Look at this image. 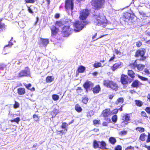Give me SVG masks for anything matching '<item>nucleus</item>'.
<instances>
[{
  "label": "nucleus",
  "instance_id": "680f3d73",
  "mask_svg": "<svg viewBox=\"0 0 150 150\" xmlns=\"http://www.w3.org/2000/svg\"><path fill=\"white\" fill-rule=\"evenodd\" d=\"M146 142L147 143H149L150 142V134L149 133L148 136H147V138L146 140Z\"/></svg>",
  "mask_w": 150,
  "mask_h": 150
},
{
  "label": "nucleus",
  "instance_id": "58836bf2",
  "mask_svg": "<svg viewBox=\"0 0 150 150\" xmlns=\"http://www.w3.org/2000/svg\"><path fill=\"white\" fill-rule=\"evenodd\" d=\"M65 131H63V130H57L56 131V133L57 135H60L61 134V135H62L63 134H65L66 133V131L64 132Z\"/></svg>",
  "mask_w": 150,
  "mask_h": 150
},
{
  "label": "nucleus",
  "instance_id": "0eeeda50",
  "mask_svg": "<svg viewBox=\"0 0 150 150\" xmlns=\"http://www.w3.org/2000/svg\"><path fill=\"white\" fill-rule=\"evenodd\" d=\"M93 18L94 23L98 25H103L105 23V18H102L100 15H93Z\"/></svg>",
  "mask_w": 150,
  "mask_h": 150
},
{
  "label": "nucleus",
  "instance_id": "72a5a7b5",
  "mask_svg": "<svg viewBox=\"0 0 150 150\" xmlns=\"http://www.w3.org/2000/svg\"><path fill=\"white\" fill-rule=\"evenodd\" d=\"M137 59L134 62L130 64L129 66L132 68L134 69L137 68Z\"/></svg>",
  "mask_w": 150,
  "mask_h": 150
},
{
  "label": "nucleus",
  "instance_id": "e433bc0d",
  "mask_svg": "<svg viewBox=\"0 0 150 150\" xmlns=\"http://www.w3.org/2000/svg\"><path fill=\"white\" fill-rule=\"evenodd\" d=\"M102 66L100 62H96L93 64V67L95 68L100 67Z\"/></svg>",
  "mask_w": 150,
  "mask_h": 150
},
{
  "label": "nucleus",
  "instance_id": "a18cd8bd",
  "mask_svg": "<svg viewBox=\"0 0 150 150\" xmlns=\"http://www.w3.org/2000/svg\"><path fill=\"white\" fill-rule=\"evenodd\" d=\"M33 117L34 119V121L37 122L39 120V117L37 115L34 114L33 115Z\"/></svg>",
  "mask_w": 150,
  "mask_h": 150
},
{
  "label": "nucleus",
  "instance_id": "393cba45",
  "mask_svg": "<svg viewBox=\"0 0 150 150\" xmlns=\"http://www.w3.org/2000/svg\"><path fill=\"white\" fill-rule=\"evenodd\" d=\"M59 112V110L55 108L50 113L51 115L52 116V117H54Z\"/></svg>",
  "mask_w": 150,
  "mask_h": 150
},
{
  "label": "nucleus",
  "instance_id": "a211bd4d",
  "mask_svg": "<svg viewBox=\"0 0 150 150\" xmlns=\"http://www.w3.org/2000/svg\"><path fill=\"white\" fill-rule=\"evenodd\" d=\"M142 83L137 80H135L133 81L132 83L131 86L132 88H137L139 87Z\"/></svg>",
  "mask_w": 150,
  "mask_h": 150
},
{
  "label": "nucleus",
  "instance_id": "79ce46f5",
  "mask_svg": "<svg viewBox=\"0 0 150 150\" xmlns=\"http://www.w3.org/2000/svg\"><path fill=\"white\" fill-rule=\"evenodd\" d=\"M6 67V65L3 63L0 64V73L1 71L4 70V69Z\"/></svg>",
  "mask_w": 150,
  "mask_h": 150
},
{
  "label": "nucleus",
  "instance_id": "e2e57ef3",
  "mask_svg": "<svg viewBox=\"0 0 150 150\" xmlns=\"http://www.w3.org/2000/svg\"><path fill=\"white\" fill-rule=\"evenodd\" d=\"M28 8V12L30 13H33V10L31 9L28 6H27Z\"/></svg>",
  "mask_w": 150,
  "mask_h": 150
},
{
  "label": "nucleus",
  "instance_id": "6e6552de",
  "mask_svg": "<svg viewBox=\"0 0 150 150\" xmlns=\"http://www.w3.org/2000/svg\"><path fill=\"white\" fill-rule=\"evenodd\" d=\"M74 6V0H65V7L68 12L70 11L72 13Z\"/></svg>",
  "mask_w": 150,
  "mask_h": 150
},
{
  "label": "nucleus",
  "instance_id": "ddd939ff",
  "mask_svg": "<svg viewBox=\"0 0 150 150\" xmlns=\"http://www.w3.org/2000/svg\"><path fill=\"white\" fill-rule=\"evenodd\" d=\"M93 86V83L91 81H86L83 85V87L86 91H87L90 88H92Z\"/></svg>",
  "mask_w": 150,
  "mask_h": 150
},
{
  "label": "nucleus",
  "instance_id": "20e7f679",
  "mask_svg": "<svg viewBox=\"0 0 150 150\" xmlns=\"http://www.w3.org/2000/svg\"><path fill=\"white\" fill-rule=\"evenodd\" d=\"M146 52V50L144 48L138 49L135 52L134 57H140L139 60L140 61H144L146 59V57L145 56Z\"/></svg>",
  "mask_w": 150,
  "mask_h": 150
},
{
  "label": "nucleus",
  "instance_id": "6e6d98bb",
  "mask_svg": "<svg viewBox=\"0 0 150 150\" xmlns=\"http://www.w3.org/2000/svg\"><path fill=\"white\" fill-rule=\"evenodd\" d=\"M141 114L142 116L146 118L148 117V116L147 115L146 112L144 111H142L141 112Z\"/></svg>",
  "mask_w": 150,
  "mask_h": 150
},
{
  "label": "nucleus",
  "instance_id": "9b49d317",
  "mask_svg": "<svg viewBox=\"0 0 150 150\" xmlns=\"http://www.w3.org/2000/svg\"><path fill=\"white\" fill-rule=\"evenodd\" d=\"M49 42V39L47 38H40L38 44L40 47H46Z\"/></svg>",
  "mask_w": 150,
  "mask_h": 150
},
{
  "label": "nucleus",
  "instance_id": "052dcab7",
  "mask_svg": "<svg viewBox=\"0 0 150 150\" xmlns=\"http://www.w3.org/2000/svg\"><path fill=\"white\" fill-rule=\"evenodd\" d=\"M115 52L116 54H119L120 55L121 54V52H120L117 49H115Z\"/></svg>",
  "mask_w": 150,
  "mask_h": 150
},
{
  "label": "nucleus",
  "instance_id": "c85d7f7f",
  "mask_svg": "<svg viewBox=\"0 0 150 150\" xmlns=\"http://www.w3.org/2000/svg\"><path fill=\"white\" fill-rule=\"evenodd\" d=\"M109 141L110 144L114 145L116 142V140L115 137H111L109 139Z\"/></svg>",
  "mask_w": 150,
  "mask_h": 150
},
{
  "label": "nucleus",
  "instance_id": "c9c22d12",
  "mask_svg": "<svg viewBox=\"0 0 150 150\" xmlns=\"http://www.w3.org/2000/svg\"><path fill=\"white\" fill-rule=\"evenodd\" d=\"M135 130L140 133H142L145 131V129L144 128L139 127L136 128Z\"/></svg>",
  "mask_w": 150,
  "mask_h": 150
},
{
  "label": "nucleus",
  "instance_id": "f8f14e48",
  "mask_svg": "<svg viewBox=\"0 0 150 150\" xmlns=\"http://www.w3.org/2000/svg\"><path fill=\"white\" fill-rule=\"evenodd\" d=\"M30 71L29 69L27 70H22L18 74V77H21L27 76L30 75Z\"/></svg>",
  "mask_w": 150,
  "mask_h": 150
},
{
  "label": "nucleus",
  "instance_id": "603ef678",
  "mask_svg": "<svg viewBox=\"0 0 150 150\" xmlns=\"http://www.w3.org/2000/svg\"><path fill=\"white\" fill-rule=\"evenodd\" d=\"M100 120H94L93 121V124L94 125H96L97 124H100Z\"/></svg>",
  "mask_w": 150,
  "mask_h": 150
},
{
  "label": "nucleus",
  "instance_id": "f704fd0d",
  "mask_svg": "<svg viewBox=\"0 0 150 150\" xmlns=\"http://www.w3.org/2000/svg\"><path fill=\"white\" fill-rule=\"evenodd\" d=\"M124 100L123 98L120 97L118 98L115 102V103L116 105L120 103H123Z\"/></svg>",
  "mask_w": 150,
  "mask_h": 150
},
{
  "label": "nucleus",
  "instance_id": "9d476101",
  "mask_svg": "<svg viewBox=\"0 0 150 150\" xmlns=\"http://www.w3.org/2000/svg\"><path fill=\"white\" fill-rule=\"evenodd\" d=\"M120 81L123 85H126L129 84L131 81L127 75L122 74L120 77Z\"/></svg>",
  "mask_w": 150,
  "mask_h": 150
},
{
  "label": "nucleus",
  "instance_id": "4be33fe9",
  "mask_svg": "<svg viewBox=\"0 0 150 150\" xmlns=\"http://www.w3.org/2000/svg\"><path fill=\"white\" fill-rule=\"evenodd\" d=\"M99 143L100 146L99 148L102 150H106L108 149L106 147V144L105 142L103 141L100 142Z\"/></svg>",
  "mask_w": 150,
  "mask_h": 150
},
{
  "label": "nucleus",
  "instance_id": "5fc2aeb1",
  "mask_svg": "<svg viewBox=\"0 0 150 150\" xmlns=\"http://www.w3.org/2000/svg\"><path fill=\"white\" fill-rule=\"evenodd\" d=\"M125 150H134V147L131 146H128L125 149Z\"/></svg>",
  "mask_w": 150,
  "mask_h": 150
},
{
  "label": "nucleus",
  "instance_id": "dca6fc26",
  "mask_svg": "<svg viewBox=\"0 0 150 150\" xmlns=\"http://www.w3.org/2000/svg\"><path fill=\"white\" fill-rule=\"evenodd\" d=\"M50 29L51 36L53 37L55 36L59 31V29L54 25L52 26V27L50 28Z\"/></svg>",
  "mask_w": 150,
  "mask_h": 150
},
{
  "label": "nucleus",
  "instance_id": "4468645a",
  "mask_svg": "<svg viewBox=\"0 0 150 150\" xmlns=\"http://www.w3.org/2000/svg\"><path fill=\"white\" fill-rule=\"evenodd\" d=\"M122 64V62L118 60L117 62L114 64L111 67V69L113 71H114L118 69L121 68Z\"/></svg>",
  "mask_w": 150,
  "mask_h": 150
},
{
  "label": "nucleus",
  "instance_id": "c756f323",
  "mask_svg": "<svg viewBox=\"0 0 150 150\" xmlns=\"http://www.w3.org/2000/svg\"><path fill=\"white\" fill-rule=\"evenodd\" d=\"M145 67V66L144 65L142 64H137V68L139 71H142Z\"/></svg>",
  "mask_w": 150,
  "mask_h": 150
},
{
  "label": "nucleus",
  "instance_id": "a19ab883",
  "mask_svg": "<svg viewBox=\"0 0 150 150\" xmlns=\"http://www.w3.org/2000/svg\"><path fill=\"white\" fill-rule=\"evenodd\" d=\"M112 121L116 123L117 120V115H114L111 118Z\"/></svg>",
  "mask_w": 150,
  "mask_h": 150
},
{
  "label": "nucleus",
  "instance_id": "37998d69",
  "mask_svg": "<svg viewBox=\"0 0 150 150\" xmlns=\"http://www.w3.org/2000/svg\"><path fill=\"white\" fill-rule=\"evenodd\" d=\"M20 120V118L19 117H17L14 119H12L11 120V122H16L17 124H18Z\"/></svg>",
  "mask_w": 150,
  "mask_h": 150
},
{
  "label": "nucleus",
  "instance_id": "7ed1b4c3",
  "mask_svg": "<svg viewBox=\"0 0 150 150\" xmlns=\"http://www.w3.org/2000/svg\"><path fill=\"white\" fill-rule=\"evenodd\" d=\"M103 85L106 87L115 91L117 90L118 88V86L116 83L109 80H104Z\"/></svg>",
  "mask_w": 150,
  "mask_h": 150
},
{
  "label": "nucleus",
  "instance_id": "c03bdc74",
  "mask_svg": "<svg viewBox=\"0 0 150 150\" xmlns=\"http://www.w3.org/2000/svg\"><path fill=\"white\" fill-rule=\"evenodd\" d=\"M138 78L143 81H147L148 80L147 78L141 76L140 75H138Z\"/></svg>",
  "mask_w": 150,
  "mask_h": 150
},
{
  "label": "nucleus",
  "instance_id": "473e14b6",
  "mask_svg": "<svg viewBox=\"0 0 150 150\" xmlns=\"http://www.w3.org/2000/svg\"><path fill=\"white\" fill-rule=\"evenodd\" d=\"M146 135L145 133H143L140 135L139 139L141 141L144 142L145 141L146 138Z\"/></svg>",
  "mask_w": 150,
  "mask_h": 150
},
{
  "label": "nucleus",
  "instance_id": "423d86ee",
  "mask_svg": "<svg viewBox=\"0 0 150 150\" xmlns=\"http://www.w3.org/2000/svg\"><path fill=\"white\" fill-rule=\"evenodd\" d=\"M67 25L63 26L62 28L61 33L64 37L68 36L73 31V29L70 28V25L69 23H67Z\"/></svg>",
  "mask_w": 150,
  "mask_h": 150
},
{
  "label": "nucleus",
  "instance_id": "a878e982",
  "mask_svg": "<svg viewBox=\"0 0 150 150\" xmlns=\"http://www.w3.org/2000/svg\"><path fill=\"white\" fill-rule=\"evenodd\" d=\"M127 74L132 79H134L135 76V73L132 70H129L128 71Z\"/></svg>",
  "mask_w": 150,
  "mask_h": 150
},
{
  "label": "nucleus",
  "instance_id": "ea45409f",
  "mask_svg": "<svg viewBox=\"0 0 150 150\" xmlns=\"http://www.w3.org/2000/svg\"><path fill=\"white\" fill-rule=\"evenodd\" d=\"M52 99L54 101H56L58 100L59 98V96L58 95L56 94L52 95Z\"/></svg>",
  "mask_w": 150,
  "mask_h": 150
},
{
  "label": "nucleus",
  "instance_id": "bb28decb",
  "mask_svg": "<svg viewBox=\"0 0 150 150\" xmlns=\"http://www.w3.org/2000/svg\"><path fill=\"white\" fill-rule=\"evenodd\" d=\"M104 120L107 121L108 122H104L102 123V125L103 126H107L108 125V123L111 122L110 119V118H104Z\"/></svg>",
  "mask_w": 150,
  "mask_h": 150
},
{
  "label": "nucleus",
  "instance_id": "864d4df0",
  "mask_svg": "<svg viewBox=\"0 0 150 150\" xmlns=\"http://www.w3.org/2000/svg\"><path fill=\"white\" fill-rule=\"evenodd\" d=\"M115 150H122V148L121 146L117 145L114 148Z\"/></svg>",
  "mask_w": 150,
  "mask_h": 150
},
{
  "label": "nucleus",
  "instance_id": "412c9836",
  "mask_svg": "<svg viewBox=\"0 0 150 150\" xmlns=\"http://www.w3.org/2000/svg\"><path fill=\"white\" fill-rule=\"evenodd\" d=\"M73 121V120H72L71 122H70L68 124H67L66 122H63L60 127L61 128L64 129V131H66L67 132L68 130L67 126L71 123Z\"/></svg>",
  "mask_w": 150,
  "mask_h": 150
},
{
  "label": "nucleus",
  "instance_id": "aec40b11",
  "mask_svg": "<svg viewBox=\"0 0 150 150\" xmlns=\"http://www.w3.org/2000/svg\"><path fill=\"white\" fill-rule=\"evenodd\" d=\"M101 88L99 85H97L94 87L92 89V91L94 94H97L99 93L100 91Z\"/></svg>",
  "mask_w": 150,
  "mask_h": 150
},
{
  "label": "nucleus",
  "instance_id": "6ab92c4d",
  "mask_svg": "<svg viewBox=\"0 0 150 150\" xmlns=\"http://www.w3.org/2000/svg\"><path fill=\"white\" fill-rule=\"evenodd\" d=\"M68 22V21L60 20L56 21L55 23V24L58 27H61L65 24H67Z\"/></svg>",
  "mask_w": 150,
  "mask_h": 150
},
{
  "label": "nucleus",
  "instance_id": "338daca9",
  "mask_svg": "<svg viewBox=\"0 0 150 150\" xmlns=\"http://www.w3.org/2000/svg\"><path fill=\"white\" fill-rule=\"evenodd\" d=\"M127 131H122L120 132V134L122 135H125L127 133Z\"/></svg>",
  "mask_w": 150,
  "mask_h": 150
},
{
  "label": "nucleus",
  "instance_id": "de8ad7c7",
  "mask_svg": "<svg viewBox=\"0 0 150 150\" xmlns=\"http://www.w3.org/2000/svg\"><path fill=\"white\" fill-rule=\"evenodd\" d=\"M88 100L87 97H85L82 98V101L83 103L86 104L88 102Z\"/></svg>",
  "mask_w": 150,
  "mask_h": 150
},
{
  "label": "nucleus",
  "instance_id": "69168bd1",
  "mask_svg": "<svg viewBox=\"0 0 150 150\" xmlns=\"http://www.w3.org/2000/svg\"><path fill=\"white\" fill-rule=\"evenodd\" d=\"M25 87L28 89H29V88L31 87V84L30 83H29L28 84H27L25 85Z\"/></svg>",
  "mask_w": 150,
  "mask_h": 150
},
{
  "label": "nucleus",
  "instance_id": "7c9ffc66",
  "mask_svg": "<svg viewBox=\"0 0 150 150\" xmlns=\"http://www.w3.org/2000/svg\"><path fill=\"white\" fill-rule=\"evenodd\" d=\"M54 80V78L51 76H48L46 78V81L47 83H50Z\"/></svg>",
  "mask_w": 150,
  "mask_h": 150
},
{
  "label": "nucleus",
  "instance_id": "5701e85b",
  "mask_svg": "<svg viewBox=\"0 0 150 150\" xmlns=\"http://www.w3.org/2000/svg\"><path fill=\"white\" fill-rule=\"evenodd\" d=\"M17 93L19 95H23L25 93V88H19L17 89Z\"/></svg>",
  "mask_w": 150,
  "mask_h": 150
},
{
  "label": "nucleus",
  "instance_id": "0e129e2a",
  "mask_svg": "<svg viewBox=\"0 0 150 150\" xmlns=\"http://www.w3.org/2000/svg\"><path fill=\"white\" fill-rule=\"evenodd\" d=\"M145 110L147 113L150 114V107H146L145 109Z\"/></svg>",
  "mask_w": 150,
  "mask_h": 150
},
{
  "label": "nucleus",
  "instance_id": "f3484780",
  "mask_svg": "<svg viewBox=\"0 0 150 150\" xmlns=\"http://www.w3.org/2000/svg\"><path fill=\"white\" fill-rule=\"evenodd\" d=\"M122 120H123V122H126V124H127L129 121L130 120V116L129 114L128 113H125L122 116Z\"/></svg>",
  "mask_w": 150,
  "mask_h": 150
},
{
  "label": "nucleus",
  "instance_id": "2eb2a0df",
  "mask_svg": "<svg viewBox=\"0 0 150 150\" xmlns=\"http://www.w3.org/2000/svg\"><path fill=\"white\" fill-rule=\"evenodd\" d=\"M101 115L104 118H108L107 117L111 115L110 109L108 108L103 110L102 112Z\"/></svg>",
  "mask_w": 150,
  "mask_h": 150
},
{
  "label": "nucleus",
  "instance_id": "49530a36",
  "mask_svg": "<svg viewBox=\"0 0 150 150\" xmlns=\"http://www.w3.org/2000/svg\"><path fill=\"white\" fill-rule=\"evenodd\" d=\"M2 20V18H0V29H2L5 28V25L4 24L1 22Z\"/></svg>",
  "mask_w": 150,
  "mask_h": 150
},
{
  "label": "nucleus",
  "instance_id": "3c124183",
  "mask_svg": "<svg viewBox=\"0 0 150 150\" xmlns=\"http://www.w3.org/2000/svg\"><path fill=\"white\" fill-rule=\"evenodd\" d=\"M136 46L137 47H140L142 45V43L140 41L136 42Z\"/></svg>",
  "mask_w": 150,
  "mask_h": 150
},
{
  "label": "nucleus",
  "instance_id": "4c0bfd02",
  "mask_svg": "<svg viewBox=\"0 0 150 150\" xmlns=\"http://www.w3.org/2000/svg\"><path fill=\"white\" fill-rule=\"evenodd\" d=\"M135 101L136 105L137 106L141 107L143 105L142 102L140 100H137Z\"/></svg>",
  "mask_w": 150,
  "mask_h": 150
},
{
  "label": "nucleus",
  "instance_id": "4d7b16f0",
  "mask_svg": "<svg viewBox=\"0 0 150 150\" xmlns=\"http://www.w3.org/2000/svg\"><path fill=\"white\" fill-rule=\"evenodd\" d=\"M35 0H25L26 3H33L35 2Z\"/></svg>",
  "mask_w": 150,
  "mask_h": 150
},
{
  "label": "nucleus",
  "instance_id": "8fccbe9b",
  "mask_svg": "<svg viewBox=\"0 0 150 150\" xmlns=\"http://www.w3.org/2000/svg\"><path fill=\"white\" fill-rule=\"evenodd\" d=\"M19 107V104L16 101H15L14 104L13 105V108H15L16 109Z\"/></svg>",
  "mask_w": 150,
  "mask_h": 150
},
{
  "label": "nucleus",
  "instance_id": "09e8293b",
  "mask_svg": "<svg viewBox=\"0 0 150 150\" xmlns=\"http://www.w3.org/2000/svg\"><path fill=\"white\" fill-rule=\"evenodd\" d=\"M119 109L115 108L111 112V114L116 115V114L118 113Z\"/></svg>",
  "mask_w": 150,
  "mask_h": 150
},
{
  "label": "nucleus",
  "instance_id": "39448f33",
  "mask_svg": "<svg viewBox=\"0 0 150 150\" xmlns=\"http://www.w3.org/2000/svg\"><path fill=\"white\" fill-rule=\"evenodd\" d=\"M135 16L134 13H130L128 12L124 13L122 18L125 22L130 23L134 22V18Z\"/></svg>",
  "mask_w": 150,
  "mask_h": 150
},
{
  "label": "nucleus",
  "instance_id": "774afa93",
  "mask_svg": "<svg viewBox=\"0 0 150 150\" xmlns=\"http://www.w3.org/2000/svg\"><path fill=\"white\" fill-rule=\"evenodd\" d=\"M60 17L59 14L58 13H56L54 15V18L56 19Z\"/></svg>",
  "mask_w": 150,
  "mask_h": 150
},
{
  "label": "nucleus",
  "instance_id": "2f4dec72",
  "mask_svg": "<svg viewBox=\"0 0 150 150\" xmlns=\"http://www.w3.org/2000/svg\"><path fill=\"white\" fill-rule=\"evenodd\" d=\"M100 142H97L96 140H94L93 141V147L94 149H97L99 148V143Z\"/></svg>",
  "mask_w": 150,
  "mask_h": 150
},
{
  "label": "nucleus",
  "instance_id": "13d9d810",
  "mask_svg": "<svg viewBox=\"0 0 150 150\" xmlns=\"http://www.w3.org/2000/svg\"><path fill=\"white\" fill-rule=\"evenodd\" d=\"M144 71L146 74L147 75H149L150 74V71H149L148 69H145Z\"/></svg>",
  "mask_w": 150,
  "mask_h": 150
},
{
  "label": "nucleus",
  "instance_id": "bf43d9fd",
  "mask_svg": "<svg viewBox=\"0 0 150 150\" xmlns=\"http://www.w3.org/2000/svg\"><path fill=\"white\" fill-rule=\"evenodd\" d=\"M115 54H113V56L111 57L109 59V62H110L113 61L115 59Z\"/></svg>",
  "mask_w": 150,
  "mask_h": 150
},
{
  "label": "nucleus",
  "instance_id": "f257e3e1",
  "mask_svg": "<svg viewBox=\"0 0 150 150\" xmlns=\"http://www.w3.org/2000/svg\"><path fill=\"white\" fill-rule=\"evenodd\" d=\"M88 23L89 22L87 21H82L81 22L79 20H77L73 23V26L74 28L73 30L76 32H79L84 28L85 25Z\"/></svg>",
  "mask_w": 150,
  "mask_h": 150
},
{
  "label": "nucleus",
  "instance_id": "b1692460",
  "mask_svg": "<svg viewBox=\"0 0 150 150\" xmlns=\"http://www.w3.org/2000/svg\"><path fill=\"white\" fill-rule=\"evenodd\" d=\"M86 70V68L83 66L80 65L78 67L77 71L79 73H83Z\"/></svg>",
  "mask_w": 150,
  "mask_h": 150
},
{
  "label": "nucleus",
  "instance_id": "cd10ccee",
  "mask_svg": "<svg viewBox=\"0 0 150 150\" xmlns=\"http://www.w3.org/2000/svg\"><path fill=\"white\" fill-rule=\"evenodd\" d=\"M75 109L78 112H81L82 110L81 108L78 104H76L75 105Z\"/></svg>",
  "mask_w": 150,
  "mask_h": 150
},
{
  "label": "nucleus",
  "instance_id": "1a4fd4ad",
  "mask_svg": "<svg viewBox=\"0 0 150 150\" xmlns=\"http://www.w3.org/2000/svg\"><path fill=\"white\" fill-rule=\"evenodd\" d=\"M90 10L87 8L81 10L79 13V19L82 21H86V18L90 15Z\"/></svg>",
  "mask_w": 150,
  "mask_h": 150
},
{
  "label": "nucleus",
  "instance_id": "f03ea898",
  "mask_svg": "<svg viewBox=\"0 0 150 150\" xmlns=\"http://www.w3.org/2000/svg\"><path fill=\"white\" fill-rule=\"evenodd\" d=\"M105 2V0H91V3L95 10H98L104 8Z\"/></svg>",
  "mask_w": 150,
  "mask_h": 150
}]
</instances>
